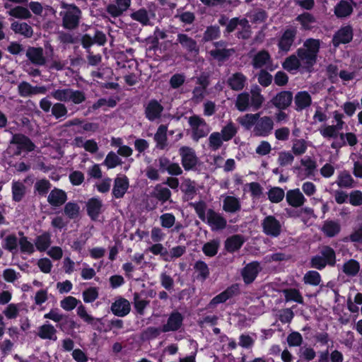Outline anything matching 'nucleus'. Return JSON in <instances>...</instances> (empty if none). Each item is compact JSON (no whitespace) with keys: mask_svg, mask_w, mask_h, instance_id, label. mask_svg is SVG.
Returning a JSON list of instances; mask_svg holds the SVG:
<instances>
[{"mask_svg":"<svg viewBox=\"0 0 362 362\" xmlns=\"http://www.w3.org/2000/svg\"><path fill=\"white\" fill-rule=\"evenodd\" d=\"M303 47L297 49L296 54L299 59L304 64V69L308 72H311L313 66L317 62V54L320 48V40L318 39L308 38L304 43Z\"/></svg>","mask_w":362,"mask_h":362,"instance_id":"f257e3e1","label":"nucleus"},{"mask_svg":"<svg viewBox=\"0 0 362 362\" xmlns=\"http://www.w3.org/2000/svg\"><path fill=\"white\" fill-rule=\"evenodd\" d=\"M336 263V252L329 245H323L320 248V254L313 256L310 261V267L320 271L327 266L334 267Z\"/></svg>","mask_w":362,"mask_h":362,"instance_id":"f03ea898","label":"nucleus"},{"mask_svg":"<svg viewBox=\"0 0 362 362\" xmlns=\"http://www.w3.org/2000/svg\"><path fill=\"white\" fill-rule=\"evenodd\" d=\"M61 7L66 10L64 13H60L62 16V26L68 30L76 28L79 25L81 17V9L74 4L65 2H62Z\"/></svg>","mask_w":362,"mask_h":362,"instance_id":"7ed1b4c3","label":"nucleus"},{"mask_svg":"<svg viewBox=\"0 0 362 362\" xmlns=\"http://www.w3.org/2000/svg\"><path fill=\"white\" fill-rule=\"evenodd\" d=\"M50 96L58 101L71 102L75 105L81 104L86 99V94L83 90H74L70 88L54 90L50 93Z\"/></svg>","mask_w":362,"mask_h":362,"instance_id":"20e7f679","label":"nucleus"},{"mask_svg":"<svg viewBox=\"0 0 362 362\" xmlns=\"http://www.w3.org/2000/svg\"><path fill=\"white\" fill-rule=\"evenodd\" d=\"M188 124L192 129V139L197 142L202 138L206 137L210 132V127L204 119L199 115H193L188 119Z\"/></svg>","mask_w":362,"mask_h":362,"instance_id":"39448f33","label":"nucleus"},{"mask_svg":"<svg viewBox=\"0 0 362 362\" xmlns=\"http://www.w3.org/2000/svg\"><path fill=\"white\" fill-rule=\"evenodd\" d=\"M10 143L16 146L13 154L17 156H21L23 151L31 152L35 148V145L31 139L23 134H13Z\"/></svg>","mask_w":362,"mask_h":362,"instance_id":"423d86ee","label":"nucleus"},{"mask_svg":"<svg viewBox=\"0 0 362 362\" xmlns=\"http://www.w3.org/2000/svg\"><path fill=\"white\" fill-rule=\"evenodd\" d=\"M179 155L181 157L182 165L186 171L196 168L199 159L192 148L186 146H181L179 149Z\"/></svg>","mask_w":362,"mask_h":362,"instance_id":"0eeeda50","label":"nucleus"},{"mask_svg":"<svg viewBox=\"0 0 362 362\" xmlns=\"http://www.w3.org/2000/svg\"><path fill=\"white\" fill-rule=\"evenodd\" d=\"M263 233L269 236L276 238L281 233L280 221L272 215L267 216L262 221Z\"/></svg>","mask_w":362,"mask_h":362,"instance_id":"6e6552de","label":"nucleus"},{"mask_svg":"<svg viewBox=\"0 0 362 362\" xmlns=\"http://www.w3.org/2000/svg\"><path fill=\"white\" fill-rule=\"evenodd\" d=\"M354 37V30L351 25L341 26L333 35L332 42L334 47L341 44L351 42Z\"/></svg>","mask_w":362,"mask_h":362,"instance_id":"1a4fd4ad","label":"nucleus"},{"mask_svg":"<svg viewBox=\"0 0 362 362\" xmlns=\"http://www.w3.org/2000/svg\"><path fill=\"white\" fill-rule=\"evenodd\" d=\"M297 30L294 28H287L279 37L277 46L279 52H288L296 38Z\"/></svg>","mask_w":362,"mask_h":362,"instance_id":"9d476101","label":"nucleus"},{"mask_svg":"<svg viewBox=\"0 0 362 362\" xmlns=\"http://www.w3.org/2000/svg\"><path fill=\"white\" fill-rule=\"evenodd\" d=\"M274 129V122L272 117L264 116L259 117L256 125L254 127L253 133L256 136L267 137Z\"/></svg>","mask_w":362,"mask_h":362,"instance_id":"9b49d317","label":"nucleus"},{"mask_svg":"<svg viewBox=\"0 0 362 362\" xmlns=\"http://www.w3.org/2000/svg\"><path fill=\"white\" fill-rule=\"evenodd\" d=\"M184 316L177 310H173L167 320V322L161 327L162 332H176L183 325Z\"/></svg>","mask_w":362,"mask_h":362,"instance_id":"f8f14e48","label":"nucleus"},{"mask_svg":"<svg viewBox=\"0 0 362 362\" xmlns=\"http://www.w3.org/2000/svg\"><path fill=\"white\" fill-rule=\"evenodd\" d=\"M293 93L290 90H281L277 93L270 100V103L278 110H286L292 103Z\"/></svg>","mask_w":362,"mask_h":362,"instance_id":"ddd939ff","label":"nucleus"},{"mask_svg":"<svg viewBox=\"0 0 362 362\" xmlns=\"http://www.w3.org/2000/svg\"><path fill=\"white\" fill-rule=\"evenodd\" d=\"M260 272V264L257 261H253L247 264L241 271V276L244 283L247 285L253 283Z\"/></svg>","mask_w":362,"mask_h":362,"instance_id":"4468645a","label":"nucleus"},{"mask_svg":"<svg viewBox=\"0 0 362 362\" xmlns=\"http://www.w3.org/2000/svg\"><path fill=\"white\" fill-rule=\"evenodd\" d=\"M163 110V106L156 99H151L145 106L144 115L148 121L153 122L161 117Z\"/></svg>","mask_w":362,"mask_h":362,"instance_id":"2eb2a0df","label":"nucleus"},{"mask_svg":"<svg viewBox=\"0 0 362 362\" xmlns=\"http://www.w3.org/2000/svg\"><path fill=\"white\" fill-rule=\"evenodd\" d=\"M240 292L239 286L238 284H232L228 286L223 291L214 296L209 302V306L213 308L220 303L226 302L228 299L238 295Z\"/></svg>","mask_w":362,"mask_h":362,"instance_id":"dca6fc26","label":"nucleus"},{"mask_svg":"<svg viewBox=\"0 0 362 362\" xmlns=\"http://www.w3.org/2000/svg\"><path fill=\"white\" fill-rule=\"evenodd\" d=\"M207 224L212 230H220L226 228L227 226L226 219L219 213L212 209L207 210L206 214Z\"/></svg>","mask_w":362,"mask_h":362,"instance_id":"f3484780","label":"nucleus"},{"mask_svg":"<svg viewBox=\"0 0 362 362\" xmlns=\"http://www.w3.org/2000/svg\"><path fill=\"white\" fill-rule=\"evenodd\" d=\"M110 310L117 317H125L131 311V305L129 300L123 297H118L112 303Z\"/></svg>","mask_w":362,"mask_h":362,"instance_id":"a211bd4d","label":"nucleus"},{"mask_svg":"<svg viewBox=\"0 0 362 362\" xmlns=\"http://www.w3.org/2000/svg\"><path fill=\"white\" fill-rule=\"evenodd\" d=\"M103 202L98 197L89 199L86 204L87 215L89 218L95 221L98 220L100 214L102 213Z\"/></svg>","mask_w":362,"mask_h":362,"instance_id":"6ab92c4d","label":"nucleus"},{"mask_svg":"<svg viewBox=\"0 0 362 362\" xmlns=\"http://www.w3.org/2000/svg\"><path fill=\"white\" fill-rule=\"evenodd\" d=\"M129 187V179L126 175L117 177L114 181L112 191V197L115 199L122 198L127 192Z\"/></svg>","mask_w":362,"mask_h":362,"instance_id":"aec40b11","label":"nucleus"},{"mask_svg":"<svg viewBox=\"0 0 362 362\" xmlns=\"http://www.w3.org/2000/svg\"><path fill=\"white\" fill-rule=\"evenodd\" d=\"M67 200L66 192L62 189L54 187L51 190L48 197V203L54 207H59L64 204Z\"/></svg>","mask_w":362,"mask_h":362,"instance_id":"412c9836","label":"nucleus"},{"mask_svg":"<svg viewBox=\"0 0 362 362\" xmlns=\"http://www.w3.org/2000/svg\"><path fill=\"white\" fill-rule=\"evenodd\" d=\"M26 57L35 65L43 66L46 63V59L43 54V49L40 47H28L26 51Z\"/></svg>","mask_w":362,"mask_h":362,"instance_id":"4be33fe9","label":"nucleus"},{"mask_svg":"<svg viewBox=\"0 0 362 362\" xmlns=\"http://www.w3.org/2000/svg\"><path fill=\"white\" fill-rule=\"evenodd\" d=\"M286 199L288 205L295 208L303 206L306 201L298 188L288 190L286 194Z\"/></svg>","mask_w":362,"mask_h":362,"instance_id":"5701e85b","label":"nucleus"},{"mask_svg":"<svg viewBox=\"0 0 362 362\" xmlns=\"http://www.w3.org/2000/svg\"><path fill=\"white\" fill-rule=\"evenodd\" d=\"M177 41L181 45L182 47L188 52H199V47L197 41L189 37L187 34L179 33L177 36Z\"/></svg>","mask_w":362,"mask_h":362,"instance_id":"b1692460","label":"nucleus"},{"mask_svg":"<svg viewBox=\"0 0 362 362\" xmlns=\"http://www.w3.org/2000/svg\"><path fill=\"white\" fill-rule=\"evenodd\" d=\"M294 102L296 105L295 110L300 112L310 106L312 98L307 91H299L294 97Z\"/></svg>","mask_w":362,"mask_h":362,"instance_id":"393cba45","label":"nucleus"},{"mask_svg":"<svg viewBox=\"0 0 362 362\" xmlns=\"http://www.w3.org/2000/svg\"><path fill=\"white\" fill-rule=\"evenodd\" d=\"M246 81L247 78L243 73L236 72L228 78L227 83L233 90L240 91L244 88Z\"/></svg>","mask_w":362,"mask_h":362,"instance_id":"a878e982","label":"nucleus"},{"mask_svg":"<svg viewBox=\"0 0 362 362\" xmlns=\"http://www.w3.org/2000/svg\"><path fill=\"white\" fill-rule=\"evenodd\" d=\"M353 11L351 3L346 0H340L334 6V13L338 18H344L350 16Z\"/></svg>","mask_w":362,"mask_h":362,"instance_id":"bb28decb","label":"nucleus"},{"mask_svg":"<svg viewBox=\"0 0 362 362\" xmlns=\"http://www.w3.org/2000/svg\"><path fill=\"white\" fill-rule=\"evenodd\" d=\"M245 243L242 235L236 234L228 237L225 241V249L230 253H233L241 248Z\"/></svg>","mask_w":362,"mask_h":362,"instance_id":"cd10ccee","label":"nucleus"},{"mask_svg":"<svg viewBox=\"0 0 362 362\" xmlns=\"http://www.w3.org/2000/svg\"><path fill=\"white\" fill-rule=\"evenodd\" d=\"M336 183L339 188L351 189L355 187L356 182L350 173L344 170L338 175Z\"/></svg>","mask_w":362,"mask_h":362,"instance_id":"c85d7f7f","label":"nucleus"},{"mask_svg":"<svg viewBox=\"0 0 362 362\" xmlns=\"http://www.w3.org/2000/svg\"><path fill=\"white\" fill-rule=\"evenodd\" d=\"M11 29L16 34H20L26 38H30L33 35V28L25 22L14 21L11 24Z\"/></svg>","mask_w":362,"mask_h":362,"instance_id":"c756f323","label":"nucleus"},{"mask_svg":"<svg viewBox=\"0 0 362 362\" xmlns=\"http://www.w3.org/2000/svg\"><path fill=\"white\" fill-rule=\"evenodd\" d=\"M56 333L57 330L54 327L52 324L47 322L39 327L37 336L42 339L56 341L57 339Z\"/></svg>","mask_w":362,"mask_h":362,"instance_id":"7c9ffc66","label":"nucleus"},{"mask_svg":"<svg viewBox=\"0 0 362 362\" xmlns=\"http://www.w3.org/2000/svg\"><path fill=\"white\" fill-rule=\"evenodd\" d=\"M180 189L185 194L184 199L187 201L192 199L197 191L195 182L191 180L189 178L184 180L181 185Z\"/></svg>","mask_w":362,"mask_h":362,"instance_id":"2f4dec72","label":"nucleus"},{"mask_svg":"<svg viewBox=\"0 0 362 362\" xmlns=\"http://www.w3.org/2000/svg\"><path fill=\"white\" fill-rule=\"evenodd\" d=\"M51 244V234L49 232H44L35 238L34 246L39 252H45Z\"/></svg>","mask_w":362,"mask_h":362,"instance_id":"473e14b6","label":"nucleus"},{"mask_svg":"<svg viewBox=\"0 0 362 362\" xmlns=\"http://www.w3.org/2000/svg\"><path fill=\"white\" fill-rule=\"evenodd\" d=\"M11 192L13 201L20 202L26 194V187L23 182L13 180L12 182Z\"/></svg>","mask_w":362,"mask_h":362,"instance_id":"72a5a7b5","label":"nucleus"},{"mask_svg":"<svg viewBox=\"0 0 362 362\" xmlns=\"http://www.w3.org/2000/svg\"><path fill=\"white\" fill-rule=\"evenodd\" d=\"M271 62V56L267 50L259 51L253 57L252 64L255 69L263 67Z\"/></svg>","mask_w":362,"mask_h":362,"instance_id":"f704fd0d","label":"nucleus"},{"mask_svg":"<svg viewBox=\"0 0 362 362\" xmlns=\"http://www.w3.org/2000/svg\"><path fill=\"white\" fill-rule=\"evenodd\" d=\"M167 126L161 124L158 127L154 135V141L156 142V146L160 149H164L167 146Z\"/></svg>","mask_w":362,"mask_h":362,"instance_id":"c9c22d12","label":"nucleus"},{"mask_svg":"<svg viewBox=\"0 0 362 362\" xmlns=\"http://www.w3.org/2000/svg\"><path fill=\"white\" fill-rule=\"evenodd\" d=\"M18 235H20L18 245L21 252L29 255L33 254L35 251L34 245L28 240V237L24 235L23 232L19 231Z\"/></svg>","mask_w":362,"mask_h":362,"instance_id":"e433bc0d","label":"nucleus"},{"mask_svg":"<svg viewBox=\"0 0 362 362\" xmlns=\"http://www.w3.org/2000/svg\"><path fill=\"white\" fill-rule=\"evenodd\" d=\"M360 268V264L357 260L350 259L344 263L342 271L346 276L354 277L358 274Z\"/></svg>","mask_w":362,"mask_h":362,"instance_id":"4c0bfd02","label":"nucleus"},{"mask_svg":"<svg viewBox=\"0 0 362 362\" xmlns=\"http://www.w3.org/2000/svg\"><path fill=\"white\" fill-rule=\"evenodd\" d=\"M223 209L226 212L235 213L240 210L241 205L238 198L233 196H227L223 199Z\"/></svg>","mask_w":362,"mask_h":362,"instance_id":"58836bf2","label":"nucleus"},{"mask_svg":"<svg viewBox=\"0 0 362 362\" xmlns=\"http://www.w3.org/2000/svg\"><path fill=\"white\" fill-rule=\"evenodd\" d=\"M286 302L293 301L299 304H303L304 300L298 289L289 288L283 290Z\"/></svg>","mask_w":362,"mask_h":362,"instance_id":"ea45409f","label":"nucleus"},{"mask_svg":"<svg viewBox=\"0 0 362 362\" xmlns=\"http://www.w3.org/2000/svg\"><path fill=\"white\" fill-rule=\"evenodd\" d=\"M63 213L70 220L78 218L80 214V206L74 202H69L64 204Z\"/></svg>","mask_w":362,"mask_h":362,"instance_id":"a19ab883","label":"nucleus"},{"mask_svg":"<svg viewBox=\"0 0 362 362\" xmlns=\"http://www.w3.org/2000/svg\"><path fill=\"white\" fill-rule=\"evenodd\" d=\"M322 230L327 237L333 238L339 233L341 226L336 221H327L324 223Z\"/></svg>","mask_w":362,"mask_h":362,"instance_id":"79ce46f5","label":"nucleus"},{"mask_svg":"<svg viewBox=\"0 0 362 362\" xmlns=\"http://www.w3.org/2000/svg\"><path fill=\"white\" fill-rule=\"evenodd\" d=\"M233 52V49H214L209 52L211 57L219 62H223L228 59Z\"/></svg>","mask_w":362,"mask_h":362,"instance_id":"37998d69","label":"nucleus"},{"mask_svg":"<svg viewBox=\"0 0 362 362\" xmlns=\"http://www.w3.org/2000/svg\"><path fill=\"white\" fill-rule=\"evenodd\" d=\"M300 61L298 55L291 54L286 58L282 63V66L285 70L289 72L296 71L300 67Z\"/></svg>","mask_w":362,"mask_h":362,"instance_id":"c03bdc74","label":"nucleus"},{"mask_svg":"<svg viewBox=\"0 0 362 362\" xmlns=\"http://www.w3.org/2000/svg\"><path fill=\"white\" fill-rule=\"evenodd\" d=\"M221 36L220 28L218 25L206 27L202 37V42H207L216 40Z\"/></svg>","mask_w":362,"mask_h":362,"instance_id":"a18cd8bd","label":"nucleus"},{"mask_svg":"<svg viewBox=\"0 0 362 362\" xmlns=\"http://www.w3.org/2000/svg\"><path fill=\"white\" fill-rule=\"evenodd\" d=\"M235 107L240 112H245L250 108V94L247 92L240 93L235 100Z\"/></svg>","mask_w":362,"mask_h":362,"instance_id":"49530a36","label":"nucleus"},{"mask_svg":"<svg viewBox=\"0 0 362 362\" xmlns=\"http://www.w3.org/2000/svg\"><path fill=\"white\" fill-rule=\"evenodd\" d=\"M264 100L259 89L252 90L251 97L250 96V107H252L253 111L258 110L262 107Z\"/></svg>","mask_w":362,"mask_h":362,"instance_id":"de8ad7c7","label":"nucleus"},{"mask_svg":"<svg viewBox=\"0 0 362 362\" xmlns=\"http://www.w3.org/2000/svg\"><path fill=\"white\" fill-rule=\"evenodd\" d=\"M303 281L305 284L317 286L320 284L322 278L318 272L315 270H310L305 273Z\"/></svg>","mask_w":362,"mask_h":362,"instance_id":"09e8293b","label":"nucleus"},{"mask_svg":"<svg viewBox=\"0 0 362 362\" xmlns=\"http://www.w3.org/2000/svg\"><path fill=\"white\" fill-rule=\"evenodd\" d=\"M18 240L14 233L9 234L4 239L2 247L11 252L17 250Z\"/></svg>","mask_w":362,"mask_h":362,"instance_id":"8fccbe9b","label":"nucleus"},{"mask_svg":"<svg viewBox=\"0 0 362 362\" xmlns=\"http://www.w3.org/2000/svg\"><path fill=\"white\" fill-rule=\"evenodd\" d=\"M296 21L299 22L303 30H310V24L315 23V18L310 13L304 12L298 15Z\"/></svg>","mask_w":362,"mask_h":362,"instance_id":"3c124183","label":"nucleus"},{"mask_svg":"<svg viewBox=\"0 0 362 362\" xmlns=\"http://www.w3.org/2000/svg\"><path fill=\"white\" fill-rule=\"evenodd\" d=\"M268 199L272 203L281 202L284 197L285 192L284 189L279 187H273L267 192Z\"/></svg>","mask_w":362,"mask_h":362,"instance_id":"603ef678","label":"nucleus"},{"mask_svg":"<svg viewBox=\"0 0 362 362\" xmlns=\"http://www.w3.org/2000/svg\"><path fill=\"white\" fill-rule=\"evenodd\" d=\"M52 187L50 182L46 178L36 181L34 185L35 192L40 196H45Z\"/></svg>","mask_w":362,"mask_h":362,"instance_id":"864d4df0","label":"nucleus"},{"mask_svg":"<svg viewBox=\"0 0 362 362\" xmlns=\"http://www.w3.org/2000/svg\"><path fill=\"white\" fill-rule=\"evenodd\" d=\"M259 116V112L255 114L247 113L239 120V122L246 129H250L252 127L256 125Z\"/></svg>","mask_w":362,"mask_h":362,"instance_id":"5fc2aeb1","label":"nucleus"},{"mask_svg":"<svg viewBox=\"0 0 362 362\" xmlns=\"http://www.w3.org/2000/svg\"><path fill=\"white\" fill-rule=\"evenodd\" d=\"M219 245L218 240H212L203 245L202 251L207 257H214L218 253Z\"/></svg>","mask_w":362,"mask_h":362,"instance_id":"6e6d98bb","label":"nucleus"},{"mask_svg":"<svg viewBox=\"0 0 362 362\" xmlns=\"http://www.w3.org/2000/svg\"><path fill=\"white\" fill-rule=\"evenodd\" d=\"M8 13L9 16L20 19H28L32 16L31 13L28 8L21 6H17L14 7Z\"/></svg>","mask_w":362,"mask_h":362,"instance_id":"4d7b16f0","label":"nucleus"},{"mask_svg":"<svg viewBox=\"0 0 362 362\" xmlns=\"http://www.w3.org/2000/svg\"><path fill=\"white\" fill-rule=\"evenodd\" d=\"M131 17L133 20L139 22L143 25H151L149 21V15L145 8H140L132 13Z\"/></svg>","mask_w":362,"mask_h":362,"instance_id":"13d9d810","label":"nucleus"},{"mask_svg":"<svg viewBox=\"0 0 362 362\" xmlns=\"http://www.w3.org/2000/svg\"><path fill=\"white\" fill-rule=\"evenodd\" d=\"M220 134L224 141H228L235 136L237 129L234 124L230 122L222 128Z\"/></svg>","mask_w":362,"mask_h":362,"instance_id":"bf43d9fd","label":"nucleus"},{"mask_svg":"<svg viewBox=\"0 0 362 362\" xmlns=\"http://www.w3.org/2000/svg\"><path fill=\"white\" fill-rule=\"evenodd\" d=\"M133 296V304L136 313L141 315H144L145 308L149 304V301L141 299L140 294L137 292H134Z\"/></svg>","mask_w":362,"mask_h":362,"instance_id":"052dcab7","label":"nucleus"},{"mask_svg":"<svg viewBox=\"0 0 362 362\" xmlns=\"http://www.w3.org/2000/svg\"><path fill=\"white\" fill-rule=\"evenodd\" d=\"M189 205L194 208L198 217L202 221H205L206 218V204L204 201L200 200L197 202H190Z\"/></svg>","mask_w":362,"mask_h":362,"instance_id":"680f3d73","label":"nucleus"},{"mask_svg":"<svg viewBox=\"0 0 362 362\" xmlns=\"http://www.w3.org/2000/svg\"><path fill=\"white\" fill-rule=\"evenodd\" d=\"M117 100L114 98L110 97L107 100L106 98H102L94 103L90 108L93 111H95L105 105L113 108L117 105Z\"/></svg>","mask_w":362,"mask_h":362,"instance_id":"e2e57ef3","label":"nucleus"},{"mask_svg":"<svg viewBox=\"0 0 362 362\" xmlns=\"http://www.w3.org/2000/svg\"><path fill=\"white\" fill-rule=\"evenodd\" d=\"M223 140L219 132H213L209 137V147L212 151H217L223 145Z\"/></svg>","mask_w":362,"mask_h":362,"instance_id":"0e129e2a","label":"nucleus"},{"mask_svg":"<svg viewBox=\"0 0 362 362\" xmlns=\"http://www.w3.org/2000/svg\"><path fill=\"white\" fill-rule=\"evenodd\" d=\"M194 269L197 272L199 273V276L203 280L206 279L210 274L207 264L202 260L197 261L194 265Z\"/></svg>","mask_w":362,"mask_h":362,"instance_id":"69168bd1","label":"nucleus"},{"mask_svg":"<svg viewBox=\"0 0 362 362\" xmlns=\"http://www.w3.org/2000/svg\"><path fill=\"white\" fill-rule=\"evenodd\" d=\"M121 163V159L113 151H110L107 153L103 163V164L107 166L108 169L115 168Z\"/></svg>","mask_w":362,"mask_h":362,"instance_id":"338daca9","label":"nucleus"},{"mask_svg":"<svg viewBox=\"0 0 362 362\" xmlns=\"http://www.w3.org/2000/svg\"><path fill=\"white\" fill-rule=\"evenodd\" d=\"M51 111L52 115L57 119L65 117L68 113L66 107L64 103H54L52 107Z\"/></svg>","mask_w":362,"mask_h":362,"instance_id":"774afa93","label":"nucleus"}]
</instances>
